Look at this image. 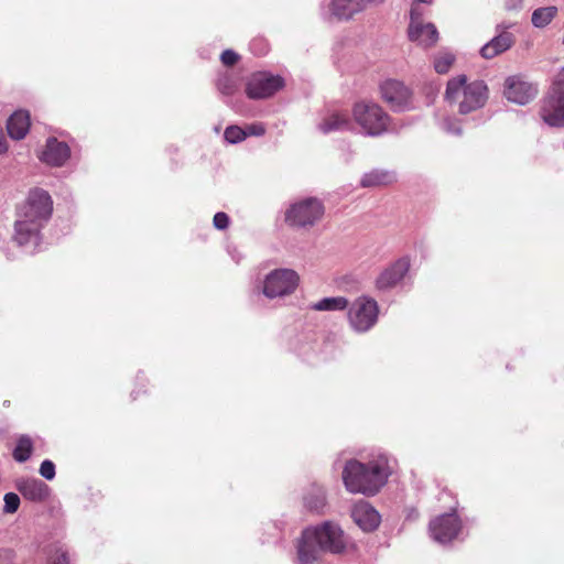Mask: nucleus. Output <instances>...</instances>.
Returning a JSON list of instances; mask_svg holds the SVG:
<instances>
[{
	"mask_svg": "<svg viewBox=\"0 0 564 564\" xmlns=\"http://www.w3.org/2000/svg\"><path fill=\"white\" fill-rule=\"evenodd\" d=\"M224 137L227 142L235 144L246 139V132L238 126H229L226 128Z\"/></svg>",
	"mask_w": 564,
	"mask_h": 564,
	"instance_id": "nucleus-28",
	"label": "nucleus"
},
{
	"mask_svg": "<svg viewBox=\"0 0 564 564\" xmlns=\"http://www.w3.org/2000/svg\"><path fill=\"white\" fill-rule=\"evenodd\" d=\"M391 474L389 460L378 455L367 463L350 459L343 470V481L351 494L375 496L386 485Z\"/></svg>",
	"mask_w": 564,
	"mask_h": 564,
	"instance_id": "nucleus-2",
	"label": "nucleus"
},
{
	"mask_svg": "<svg viewBox=\"0 0 564 564\" xmlns=\"http://www.w3.org/2000/svg\"><path fill=\"white\" fill-rule=\"evenodd\" d=\"M215 228L224 230L229 226V217L226 213H216L213 219Z\"/></svg>",
	"mask_w": 564,
	"mask_h": 564,
	"instance_id": "nucleus-35",
	"label": "nucleus"
},
{
	"mask_svg": "<svg viewBox=\"0 0 564 564\" xmlns=\"http://www.w3.org/2000/svg\"><path fill=\"white\" fill-rule=\"evenodd\" d=\"M380 93L393 110L402 111L410 107L412 91L402 82L388 79L380 85Z\"/></svg>",
	"mask_w": 564,
	"mask_h": 564,
	"instance_id": "nucleus-12",
	"label": "nucleus"
},
{
	"mask_svg": "<svg viewBox=\"0 0 564 564\" xmlns=\"http://www.w3.org/2000/svg\"><path fill=\"white\" fill-rule=\"evenodd\" d=\"M33 449V442L28 435H22L19 437L17 446L13 451V457L19 463L26 462Z\"/></svg>",
	"mask_w": 564,
	"mask_h": 564,
	"instance_id": "nucleus-26",
	"label": "nucleus"
},
{
	"mask_svg": "<svg viewBox=\"0 0 564 564\" xmlns=\"http://www.w3.org/2000/svg\"><path fill=\"white\" fill-rule=\"evenodd\" d=\"M30 124L29 112L18 110L7 121L8 134L14 140H22L29 132Z\"/></svg>",
	"mask_w": 564,
	"mask_h": 564,
	"instance_id": "nucleus-20",
	"label": "nucleus"
},
{
	"mask_svg": "<svg viewBox=\"0 0 564 564\" xmlns=\"http://www.w3.org/2000/svg\"><path fill=\"white\" fill-rule=\"evenodd\" d=\"M351 127L348 113L338 110L327 112L318 124L319 131L325 134L350 130Z\"/></svg>",
	"mask_w": 564,
	"mask_h": 564,
	"instance_id": "nucleus-19",
	"label": "nucleus"
},
{
	"mask_svg": "<svg viewBox=\"0 0 564 564\" xmlns=\"http://www.w3.org/2000/svg\"><path fill=\"white\" fill-rule=\"evenodd\" d=\"M304 506L310 511L323 513L326 507V492L323 487L313 484L303 497Z\"/></svg>",
	"mask_w": 564,
	"mask_h": 564,
	"instance_id": "nucleus-22",
	"label": "nucleus"
},
{
	"mask_svg": "<svg viewBox=\"0 0 564 564\" xmlns=\"http://www.w3.org/2000/svg\"><path fill=\"white\" fill-rule=\"evenodd\" d=\"M563 45H564V36H563V41H562Z\"/></svg>",
	"mask_w": 564,
	"mask_h": 564,
	"instance_id": "nucleus-42",
	"label": "nucleus"
},
{
	"mask_svg": "<svg viewBox=\"0 0 564 564\" xmlns=\"http://www.w3.org/2000/svg\"><path fill=\"white\" fill-rule=\"evenodd\" d=\"M351 517L355 523L365 532H371L380 524V514L372 506L365 501L355 505Z\"/></svg>",
	"mask_w": 564,
	"mask_h": 564,
	"instance_id": "nucleus-17",
	"label": "nucleus"
},
{
	"mask_svg": "<svg viewBox=\"0 0 564 564\" xmlns=\"http://www.w3.org/2000/svg\"><path fill=\"white\" fill-rule=\"evenodd\" d=\"M4 513H14L18 511L20 506V497L14 492H8L4 495Z\"/></svg>",
	"mask_w": 564,
	"mask_h": 564,
	"instance_id": "nucleus-31",
	"label": "nucleus"
},
{
	"mask_svg": "<svg viewBox=\"0 0 564 564\" xmlns=\"http://www.w3.org/2000/svg\"><path fill=\"white\" fill-rule=\"evenodd\" d=\"M346 544L344 531L332 521L307 528L297 544V564H313L321 552L343 553Z\"/></svg>",
	"mask_w": 564,
	"mask_h": 564,
	"instance_id": "nucleus-3",
	"label": "nucleus"
},
{
	"mask_svg": "<svg viewBox=\"0 0 564 564\" xmlns=\"http://www.w3.org/2000/svg\"><path fill=\"white\" fill-rule=\"evenodd\" d=\"M503 7L507 11H520L523 7V0H505Z\"/></svg>",
	"mask_w": 564,
	"mask_h": 564,
	"instance_id": "nucleus-37",
	"label": "nucleus"
},
{
	"mask_svg": "<svg viewBox=\"0 0 564 564\" xmlns=\"http://www.w3.org/2000/svg\"><path fill=\"white\" fill-rule=\"evenodd\" d=\"M378 313L377 301L369 296H360L350 305L348 321L354 330L365 333L377 323Z\"/></svg>",
	"mask_w": 564,
	"mask_h": 564,
	"instance_id": "nucleus-6",
	"label": "nucleus"
},
{
	"mask_svg": "<svg viewBox=\"0 0 564 564\" xmlns=\"http://www.w3.org/2000/svg\"><path fill=\"white\" fill-rule=\"evenodd\" d=\"M53 213V200L43 188H32L25 200L17 209L14 221V241L34 252L41 242V231Z\"/></svg>",
	"mask_w": 564,
	"mask_h": 564,
	"instance_id": "nucleus-1",
	"label": "nucleus"
},
{
	"mask_svg": "<svg viewBox=\"0 0 564 564\" xmlns=\"http://www.w3.org/2000/svg\"><path fill=\"white\" fill-rule=\"evenodd\" d=\"M300 276L292 269L271 271L263 282V294L269 299L292 294L299 285Z\"/></svg>",
	"mask_w": 564,
	"mask_h": 564,
	"instance_id": "nucleus-8",
	"label": "nucleus"
},
{
	"mask_svg": "<svg viewBox=\"0 0 564 564\" xmlns=\"http://www.w3.org/2000/svg\"><path fill=\"white\" fill-rule=\"evenodd\" d=\"M538 94V89L532 84L522 80L517 76H511L505 83V96L509 101L518 105H527Z\"/></svg>",
	"mask_w": 564,
	"mask_h": 564,
	"instance_id": "nucleus-14",
	"label": "nucleus"
},
{
	"mask_svg": "<svg viewBox=\"0 0 564 564\" xmlns=\"http://www.w3.org/2000/svg\"><path fill=\"white\" fill-rule=\"evenodd\" d=\"M395 176L392 172L386 170H372L361 177L360 184L362 187H377L392 184Z\"/></svg>",
	"mask_w": 564,
	"mask_h": 564,
	"instance_id": "nucleus-23",
	"label": "nucleus"
},
{
	"mask_svg": "<svg viewBox=\"0 0 564 564\" xmlns=\"http://www.w3.org/2000/svg\"><path fill=\"white\" fill-rule=\"evenodd\" d=\"M408 35L411 42L416 43L423 47H431L438 41V32L436 26L431 23H424L423 21L410 22L408 29Z\"/></svg>",
	"mask_w": 564,
	"mask_h": 564,
	"instance_id": "nucleus-16",
	"label": "nucleus"
},
{
	"mask_svg": "<svg viewBox=\"0 0 564 564\" xmlns=\"http://www.w3.org/2000/svg\"><path fill=\"white\" fill-rule=\"evenodd\" d=\"M552 87L553 88H563L564 87V66L555 75Z\"/></svg>",
	"mask_w": 564,
	"mask_h": 564,
	"instance_id": "nucleus-38",
	"label": "nucleus"
},
{
	"mask_svg": "<svg viewBox=\"0 0 564 564\" xmlns=\"http://www.w3.org/2000/svg\"><path fill=\"white\" fill-rule=\"evenodd\" d=\"M558 9L555 6L541 7L532 12L531 22L538 29L549 25L557 15Z\"/></svg>",
	"mask_w": 564,
	"mask_h": 564,
	"instance_id": "nucleus-24",
	"label": "nucleus"
},
{
	"mask_svg": "<svg viewBox=\"0 0 564 564\" xmlns=\"http://www.w3.org/2000/svg\"><path fill=\"white\" fill-rule=\"evenodd\" d=\"M430 533L434 541L446 544L454 540L462 529L455 512L442 514L430 522Z\"/></svg>",
	"mask_w": 564,
	"mask_h": 564,
	"instance_id": "nucleus-13",
	"label": "nucleus"
},
{
	"mask_svg": "<svg viewBox=\"0 0 564 564\" xmlns=\"http://www.w3.org/2000/svg\"><path fill=\"white\" fill-rule=\"evenodd\" d=\"M217 88L223 95L230 96L236 90V84L230 76L225 75L218 78Z\"/></svg>",
	"mask_w": 564,
	"mask_h": 564,
	"instance_id": "nucleus-30",
	"label": "nucleus"
},
{
	"mask_svg": "<svg viewBox=\"0 0 564 564\" xmlns=\"http://www.w3.org/2000/svg\"><path fill=\"white\" fill-rule=\"evenodd\" d=\"M324 215V206L317 198H305L290 206L285 221L293 227L313 226Z\"/></svg>",
	"mask_w": 564,
	"mask_h": 564,
	"instance_id": "nucleus-7",
	"label": "nucleus"
},
{
	"mask_svg": "<svg viewBox=\"0 0 564 564\" xmlns=\"http://www.w3.org/2000/svg\"><path fill=\"white\" fill-rule=\"evenodd\" d=\"M239 59V55L232 50H226L220 55V61L226 66L235 65Z\"/></svg>",
	"mask_w": 564,
	"mask_h": 564,
	"instance_id": "nucleus-34",
	"label": "nucleus"
},
{
	"mask_svg": "<svg viewBox=\"0 0 564 564\" xmlns=\"http://www.w3.org/2000/svg\"><path fill=\"white\" fill-rule=\"evenodd\" d=\"M352 116L367 135L377 137L388 130V113L372 101L356 102L352 108Z\"/></svg>",
	"mask_w": 564,
	"mask_h": 564,
	"instance_id": "nucleus-5",
	"label": "nucleus"
},
{
	"mask_svg": "<svg viewBox=\"0 0 564 564\" xmlns=\"http://www.w3.org/2000/svg\"><path fill=\"white\" fill-rule=\"evenodd\" d=\"M22 496L31 501H43L48 496V487L39 479H24L18 482Z\"/></svg>",
	"mask_w": 564,
	"mask_h": 564,
	"instance_id": "nucleus-21",
	"label": "nucleus"
},
{
	"mask_svg": "<svg viewBox=\"0 0 564 564\" xmlns=\"http://www.w3.org/2000/svg\"><path fill=\"white\" fill-rule=\"evenodd\" d=\"M442 129L452 134H460L462 129L456 119L445 118L441 123Z\"/></svg>",
	"mask_w": 564,
	"mask_h": 564,
	"instance_id": "nucleus-32",
	"label": "nucleus"
},
{
	"mask_svg": "<svg viewBox=\"0 0 564 564\" xmlns=\"http://www.w3.org/2000/svg\"><path fill=\"white\" fill-rule=\"evenodd\" d=\"M512 26L513 23L508 21L498 23L495 28L496 35L480 48L481 57L491 59L510 50L516 42V36L509 32Z\"/></svg>",
	"mask_w": 564,
	"mask_h": 564,
	"instance_id": "nucleus-10",
	"label": "nucleus"
},
{
	"mask_svg": "<svg viewBox=\"0 0 564 564\" xmlns=\"http://www.w3.org/2000/svg\"><path fill=\"white\" fill-rule=\"evenodd\" d=\"M283 86V79L269 73L253 74L247 84V95L251 99H263L271 97Z\"/></svg>",
	"mask_w": 564,
	"mask_h": 564,
	"instance_id": "nucleus-11",
	"label": "nucleus"
},
{
	"mask_svg": "<svg viewBox=\"0 0 564 564\" xmlns=\"http://www.w3.org/2000/svg\"><path fill=\"white\" fill-rule=\"evenodd\" d=\"M445 99L455 106L460 115H468L485 106L488 87L482 80L467 83V77L459 75L447 82Z\"/></svg>",
	"mask_w": 564,
	"mask_h": 564,
	"instance_id": "nucleus-4",
	"label": "nucleus"
},
{
	"mask_svg": "<svg viewBox=\"0 0 564 564\" xmlns=\"http://www.w3.org/2000/svg\"><path fill=\"white\" fill-rule=\"evenodd\" d=\"M540 116L550 127H564V87L551 88L549 95L543 99Z\"/></svg>",
	"mask_w": 564,
	"mask_h": 564,
	"instance_id": "nucleus-9",
	"label": "nucleus"
},
{
	"mask_svg": "<svg viewBox=\"0 0 564 564\" xmlns=\"http://www.w3.org/2000/svg\"><path fill=\"white\" fill-rule=\"evenodd\" d=\"M348 300L344 296L324 297L312 305L314 311H343L347 308Z\"/></svg>",
	"mask_w": 564,
	"mask_h": 564,
	"instance_id": "nucleus-25",
	"label": "nucleus"
},
{
	"mask_svg": "<svg viewBox=\"0 0 564 564\" xmlns=\"http://www.w3.org/2000/svg\"><path fill=\"white\" fill-rule=\"evenodd\" d=\"M40 475L47 480H52L55 477V465L53 462L48 459L43 460L40 466Z\"/></svg>",
	"mask_w": 564,
	"mask_h": 564,
	"instance_id": "nucleus-33",
	"label": "nucleus"
},
{
	"mask_svg": "<svg viewBox=\"0 0 564 564\" xmlns=\"http://www.w3.org/2000/svg\"><path fill=\"white\" fill-rule=\"evenodd\" d=\"M417 3H431L432 0H415Z\"/></svg>",
	"mask_w": 564,
	"mask_h": 564,
	"instance_id": "nucleus-41",
	"label": "nucleus"
},
{
	"mask_svg": "<svg viewBox=\"0 0 564 564\" xmlns=\"http://www.w3.org/2000/svg\"><path fill=\"white\" fill-rule=\"evenodd\" d=\"M8 150L7 140L3 134V130L0 128V154L4 153Z\"/></svg>",
	"mask_w": 564,
	"mask_h": 564,
	"instance_id": "nucleus-40",
	"label": "nucleus"
},
{
	"mask_svg": "<svg viewBox=\"0 0 564 564\" xmlns=\"http://www.w3.org/2000/svg\"><path fill=\"white\" fill-rule=\"evenodd\" d=\"M69 154V148L65 142H59L55 138H50L40 159L50 165L61 166L67 161Z\"/></svg>",
	"mask_w": 564,
	"mask_h": 564,
	"instance_id": "nucleus-18",
	"label": "nucleus"
},
{
	"mask_svg": "<svg viewBox=\"0 0 564 564\" xmlns=\"http://www.w3.org/2000/svg\"><path fill=\"white\" fill-rule=\"evenodd\" d=\"M410 261L401 258L384 269L376 280V288L379 291H387L394 288L408 273Z\"/></svg>",
	"mask_w": 564,
	"mask_h": 564,
	"instance_id": "nucleus-15",
	"label": "nucleus"
},
{
	"mask_svg": "<svg viewBox=\"0 0 564 564\" xmlns=\"http://www.w3.org/2000/svg\"><path fill=\"white\" fill-rule=\"evenodd\" d=\"M455 61V56L449 52H441L434 57V69L438 74H446L453 63Z\"/></svg>",
	"mask_w": 564,
	"mask_h": 564,
	"instance_id": "nucleus-27",
	"label": "nucleus"
},
{
	"mask_svg": "<svg viewBox=\"0 0 564 564\" xmlns=\"http://www.w3.org/2000/svg\"><path fill=\"white\" fill-rule=\"evenodd\" d=\"M50 552H54V555H50L48 564H69L67 552L61 545H53Z\"/></svg>",
	"mask_w": 564,
	"mask_h": 564,
	"instance_id": "nucleus-29",
	"label": "nucleus"
},
{
	"mask_svg": "<svg viewBox=\"0 0 564 564\" xmlns=\"http://www.w3.org/2000/svg\"><path fill=\"white\" fill-rule=\"evenodd\" d=\"M245 132H246V138L248 135L261 137L264 134L265 128L262 123H252V124H248L245 128Z\"/></svg>",
	"mask_w": 564,
	"mask_h": 564,
	"instance_id": "nucleus-36",
	"label": "nucleus"
},
{
	"mask_svg": "<svg viewBox=\"0 0 564 564\" xmlns=\"http://www.w3.org/2000/svg\"><path fill=\"white\" fill-rule=\"evenodd\" d=\"M421 15H422V13L420 11L419 6H413L410 11V18H411L410 22L422 21Z\"/></svg>",
	"mask_w": 564,
	"mask_h": 564,
	"instance_id": "nucleus-39",
	"label": "nucleus"
}]
</instances>
